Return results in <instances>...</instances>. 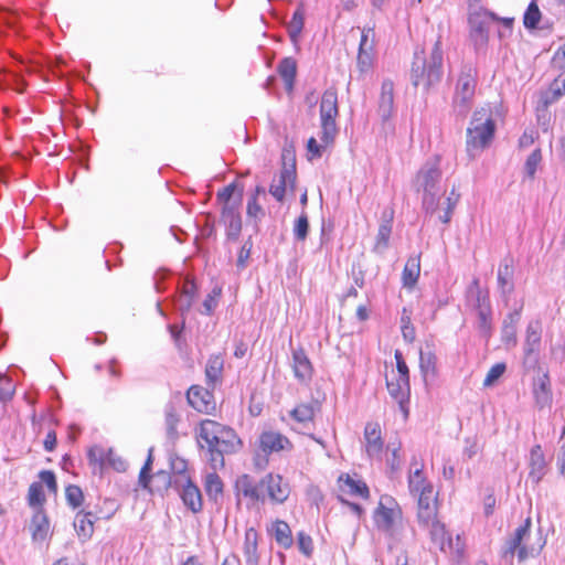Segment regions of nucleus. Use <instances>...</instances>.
Returning <instances> with one entry per match:
<instances>
[{"label": "nucleus", "instance_id": "37998d69", "mask_svg": "<svg viewBox=\"0 0 565 565\" xmlns=\"http://www.w3.org/2000/svg\"><path fill=\"white\" fill-rule=\"evenodd\" d=\"M386 387H387L390 396L394 401L405 398V397H411L409 381H407V384H406V383H404V381L401 380V377H397L395 381H388L386 379Z\"/></svg>", "mask_w": 565, "mask_h": 565}, {"label": "nucleus", "instance_id": "4c0bfd02", "mask_svg": "<svg viewBox=\"0 0 565 565\" xmlns=\"http://www.w3.org/2000/svg\"><path fill=\"white\" fill-rule=\"evenodd\" d=\"M430 540L433 543L439 546L441 551H445V545L448 543L449 547L452 546V540L450 536L447 537V531L445 527V524L441 523L439 520L435 519L430 521Z\"/></svg>", "mask_w": 565, "mask_h": 565}, {"label": "nucleus", "instance_id": "4be33fe9", "mask_svg": "<svg viewBox=\"0 0 565 565\" xmlns=\"http://www.w3.org/2000/svg\"><path fill=\"white\" fill-rule=\"evenodd\" d=\"M30 531L33 542L42 543L46 540L50 531V521L43 508L35 510L31 519Z\"/></svg>", "mask_w": 565, "mask_h": 565}, {"label": "nucleus", "instance_id": "052dcab7", "mask_svg": "<svg viewBox=\"0 0 565 565\" xmlns=\"http://www.w3.org/2000/svg\"><path fill=\"white\" fill-rule=\"evenodd\" d=\"M439 191L424 193L422 205L426 213L434 214L439 204Z\"/></svg>", "mask_w": 565, "mask_h": 565}, {"label": "nucleus", "instance_id": "13d9d810", "mask_svg": "<svg viewBox=\"0 0 565 565\" xmlns=\"http://www.w3.org/2000/svg\"><path fill=\"white\" fill-rule=\"evenodd\" d=\"M110 466L117 472H125L128 468L127 461L109 448L105 456V465Z\"/></svg>", "mask_w": 565, "mask_h": 565}, {"label": "nucleus", "instance_id": "ddd939ff", "mask_svg": "<svg viewBox=\"0 0 565 565\" xmlns=\"http://www.w3.org/2000/svg\"><path fill=\"white\" fill-rule=\"evenodd\" d=\"M292 447V443L286 436L277 431H263L258 437L259 450L268 456L281 450H291Z\"/></svg>", "mask_w": 565, "mask_h": 565}, {"label": "nucleus", "instance_id": "09e8293b", "mask_svg": "<svg viewBox=\"0 0 565 565\" xmlns=\"http://www.w3.org/2000/svg\"><path fill=\"white\" fill-rule=\"evenodd\" d=\"M46 498L41 482H33L28 491V504L35 510L43 508Z\"/></svg>", "mask_w": 565, "mask_h": 565}, {"label": "nucleus", "instance_id": "473e14b6", "mask_svg": "<svg viewBox=\"0 0 565 565\" xmlns=\"http://www.w3.org/2000/svg\"><path fill=\"white\" fill-rule=\"evenodd\" d=\"M420 274V258L419 256H412L407 259L403 273H402V281L403 286L406 288H413L419 277Z\"/></svg>", "mask_w": 565, "mask_h": 565}, {"label": "nucleus", "instance_id": "58836bf2", "mask_svg": "<svg viewBox=\"0 0 565 565\" xmlns=\"http://www.w3.org/2000/svg\"><path fill=\"white\" fill-rule=\"evenodd\" d=\"M512 263V259L508 260L505 258L498 270V284L502 294H511L514 289L513 284L510 281L513 276Z\"/></svg>", "mask_w": 565, "mask_h": 565}, {"label": "nucleus", "instance_id": "69168bd1", "mask_svg": "<svg viewBox=\"0 0 565 565\" xmlns=\"http://www.w3.org/2000/svg\"><path fill=\"white\" fill-rule=\"evenodd\" d=\"M394 358L396 361V369L398 372V377H401V380L407 384V381H409V370L404 360L402 352L399 350H396L394 353Z\"/></svg>", "mask_w": 565, "mask_h": 565}, {"label": "nucleus", "instance_id": "6ab92c4d", "mask_svg": "<svg viewBox=\"0 0 565 565\" xmlns=\"http://www.w3.org/2000/svg\"><path fill=\"white\" fill-rule=\"evenodd\" d=\"M244 184L238 181L224 186L216 193V200L222 206H242Z\"/></svg>", "mask_w": 565, "mask_h": 565}, {"label": "nucleus", "instance_id": "a19ab883", "mask_svg": "<svg viewBox=\"0 0 565 565\" xmlns=\"http://www.w3.org/2000/svg\"><path fill=\"white\" fill-rule=\"evenodd\" d=\"M153 447L149 448L148 456L146 458V461L143 466L140 469L139 477H138V483L139 486L147 490L148 492H152V465H153Z\"/></svg>", "mask_w": 565, "mask_h": 565}, {"label": "nucleus", "instance_id": "e433bc0d", "mask_svg": "<svg viewBox=\"0 0 565 565\" xmlns=\"http://www.w3.org/2000/svg\"><path fill=\"white\" fill-rule=\"evenodd\" d=\"M180 423V415L172 403H168L164 409V424L168 438L174 443L179 438L178 424Z\"/></svg>", "mask_w": 565, "mask_h": 565}, {"label": "nucleus", "instance_id": "c9c22d12", "mask_svg": "<svg viewBox=\"0 0 565 565\" xmlns=\"http://www.w3.org/2000/svg\"><path fill=\"white\" fill-rule=\"evenodd\" d=\"M320 402L318 399L309 404H299L289 415L292 419L299 423L311 422L315 418L316 412L320 411Z\"/></svg>", "mask_w": 565, "mask_h": 565}, {"label": "nucleus", "instance_id": "603ef678", "mask_svg": "<svg viewBox=\"0 0 565 565\" xmlns=\"http://www.w3.org/2000/svg\"><path fill=\"white\" fill-rule=\"evenodd\" d=\"M320 113H339L338 94L334 88L330 87L323 92Z\"/></svg>", "mask_w": 565, "mask_h": 565}, {"label": "nucleus", "instance_id": "338daca9", "mask_svg": "<svg viewBox=\"0 0 565 565\" xmlns=\"http://www.w3.org/2000/svg\"><path fill=\"white\" fill-rule=\"evenodd\" d=\"M198 291H199V288L195 282V279L193 277H186L184 279L180 295L183 297H186V298L189 297V298H191L192 301H194L195 298L198 297Z\"/></svg>", "mask_w": 565, "mask_h": 565}, {"label": "nucleus", "instance_id": "5701e85b", "mask_svg": "<svg viewBox=\"0 0 565 565\" xmlns=\"http://www.w3.org/2000/svg\"><path fill=\"white\" fill-rule=\"evenodd\" d=\"M521 318V308L508 313L502 322L501 340L505 345L515 347L518 343L516 324Z\"/></svg>", "mask_w": 565, "mask_h": 565}, {"label": "nucleus", "instance_id": "393cba45", "mask_svg": "<svg viewBox=\"0 0 565 565\" xmlns=\"http://www.w3.org/2000/svg\"><path fill=\"white\" fill-rule=\"evenodd\" d=\"M277 73L284 81L286 90L291 92L297 76V61L291 56L281 58L277 65Z\"/></svg>", "mask_w": 565, "mask_h": 565}, {"label": "nucleus", "instance_id": "aec40b11", "mask_svg": "<svg viewBox=\"0 0 565 565\" xmlns=\"http://www.w3.org/2000/svg\"><path fill=\"white\" fill-rule=\"evenodd\" d=\"M383 500L395 503L394 498L390 495L382 497L379 502V507L374 511L373 520L379 530L387 532L394 526L395 510L393 508H387Z\"/></svg>", "mask_w": 565, "mask_h": 565}, {"label": "nucleus", "instance_id": "b1692460", "mask_svg": "<svg viewBox=\"0 0 565 565\" xmlns=\"http://www.w3.org/2000/svg\"><path fill=\"white\" fill-rule=\"evenodd\" d=\"M93 514L87 509L79 510L74 520V530L82 543L89 541L94 534L95 527L90 524L89 516Z\"/></svg>", "mask_w": 565, "mask_h": 565}, {"label": "nucleus", "instance_id": "1a4fd4ad", "mask_svg": "<svg viewBox=\"0 0 565 565\" xmlns=\"http://www.w3.org/2000/svg\"><path fill=\"white\" fill-rule=\"evenodd\" d=\"M212 391L209 386H190L186 392L188 404L200 413L213 414L216 409V403Z\"/></svg>", "mask_w": 565, "mask_h": 565}, {"label": "nucleus", "instance_id": "9d476101", "mask_svg": "<svg viewBox=\"0 0 565 565\" xmlns=\"http://www.w3.org/2000/svg\"><path fill=\"white\" fill-rule=\"evenodd\" d=\"M468 24L470 28V39L473 42L475 50L479 51L486 47L489 43V26L488 17L482 12H472L468 17Z\"/></svg>", "mask_w": 565, "mask_h": 565}, {"label": "nucleus", "instance_id": "7c9ffc66", "mask_svg": "<svg viewBox=\"0 0 565 565\" xmlns=\"http://www.w3.org/2000/svg\"><path fill=\"white\" fill-rule=\"evenodd\" d=\"M542 343V328L539 320L531 321L526 327L523 351L540 352Z\"/></svg>", "mask_w": 565, "mask_h": 565}, {"label": "nucleus", "instance_id": "412c9836", "mask_svg": "<svg viewBox=\"0 0 565 565\" xmlns=\"http://www.w3.org/2000/svg\"><path fill=\"white\" fill-rule=\"evenodd\" d=\"M364 438L366 441V452L369 457L379 456L383 450V439L381 436V426L379 423H367L364 428Z\"/></svg>", "mask_w": 565, "mask_h": 565}, {"label": "nucleus", "instance_id": "49530a36", "mask_svg": "<svg viewBox=\"0 0 565 565\" xmlns=\"http://www.w3.org/2000/svg\"><path fill=\"white\" fill-rule=\"evenodd\" d=\"M542 13L536 0H532L523 15V24L527 30H535L541 21Z\"/></svg>", "mask_w": 565, "mask_h": 565}, {"label": "nucleus", "instance_id": "423d86ee", "mask_svg": "<svg viewBox=\"0 0 565 565\" xmlns=\"http://www.w3.org/2000/svg\"><path fill=\"white\" fill-rule=\"evenodd\" d=\"M531 524V518H526L524 523L514 531L510 539L507 540L501 555L503 559L512 562L515 553H518V558L520 562L525 561L529 556L534 557L539 555L543 545L535 550L534 547H527L526 545L522 544L524 537L530 534Z\"/></svg>", "mask_w": 565, "mask_h": 565}, {"label": "nucleus", "instance_id": "bb28decb", "mask_svg": "<svg viewBox=\"0 0 565 565\" xmlns=\"http://www.w3.org/2000/svg\"><path fill=\"white\" fill-rule=\"evenodd\" d=\"M431 493L428 490L422 489L418 498V522L428 526L431 520L436 519L437 509L430 504Z\"/></svg>", "mask_w": 565, "mask_h": 565}, {"label": "nucleus", "instance_id": "680f3d73", "mask_svg": "<svg viewBox=\"0 0 565 565\" xmlns=\"http://www.w3.org/2000/svg\"><path fill=\"white\" fill-rule=\"evenodd\" d=\"M507 365L503 362L497 363L491 366L483 381L484 386H492L505 372Z\"/></svg>", "mask_w": 565, "mask_h": 565}, {"label": "nucleus", "instance_id": "e2e57ef3", "mask_svg": "<svg viewBox=\"0 0 565 565\" xmlns=\"http://www.w3.org/2000/svg\"><path fill=\"white\" fill-rule=\"evenodd\" d=\"M297 543L299 551L307 557H311L313 553V542L310 535L305 532H298Z\"/></svg>", "mask_w": 565, "mask_h": 565}, {"label": "nucleus", "instance_id": "f03ea898", "mask_svg": "<svg viewBox=\"0 0 565 565\" xmlns=\"http://www.w3.org/2000/svg\"><path fill=\"white\" fill-rule=\"evenodd\" d=\"M235 493L241 494L252 502H265L268 498L273 503L281 504L290 494V487L281 475L267 473L258 482L247 473L239 476L235 481Z\"/></svg>", "mask_w": 565, "mask_h": 565}, {"label": "nucleus", "instance_id": "79ce46f5", "mask_svg": "<svg viewBox=\"0 0 565 565\" xmlns=\"http://www.w3.org/2000/svg\"><path fill=\"white\" fill-rule=\"evenodd\" d=\"M305 25V11L302 6H299L291 18V21L288 24V35L294 44L298 43L299 35L302 32Z\"/></svg>", "mask_w": 565, "mask_h": 565}, {"label": "nucleus", "instance_id": "f704fd0d", "mask_svg": "<svg viewBox=\"0 0 565 565\" xmlns=\"http://www.w3.org/2000/svg\"><path fill=\"white\" fill-rule=\"evenodd\" d=\"M204 489L209 500L217 503L218 499L223 497L224 483L216 470L205 476Z\"/></svg>", "mask_w": 565, "mask_h": 565}, {"label": "nucleus", "instance_id": "3c124183", "mask_svg": "<svg viewBox=\"0 0 565 565\" xmlns=\"http://www.w3.org/2000/svg\"><path fill=\"white\" fill-rule=\"evenodd\" d=\"M84 492L79 486L68 484L65 488V500L73 510L78 509L84 503Z\"/></svg>", "mask_w": 565, "mask_h": 565}, {"label": "nucleus", "instance_id": "dca6fc26", "mask_svg": "<svg viewBox=\"0 0 565 565\" xmlns=\"http://www.w3.org/2000/svg\"><path fill=\"white\" fill-rule=\"evenodd\" d=\"M529 479L539 484L546 473L547 462L541 445H534L530 451L529 458Z\"/></svg>", "mask_w": 565, "mask_h": 565}, {"label": "nucleus", "instance_id": "0e129e2a", "mask_svg": "<svg viewBox=\"0 0 565 565\" xmlns=\"http://www.w3.org/2000/svg\"><path fill=\"white\" fill-rule=\"evenodd\" d=\"M373 46L369 45V49H359L358 53V67L363 73L371 68L373 57L371 54Z\"/></svg>", "mask_w": 565, "mask_h": 565}, {"label": "nucleus", "instance_id": "4468645a", "mask_svg": "<svg viewBox=\"0 0 565 565\" xmlns=\"http://www.w3.org/2000/svg\"><path fill=\"white\" fill-rule=\"evenodd\" d=\"M292 354V370L295 377L300 383H306L311 381L313 376V365L308 358L305 349L302 347H298L291 350Z\"/></svg>", "mask_w": 565, "mask_h": 565}, {"label": "nucleus", "instance_id": "8fccbe9b", "mask_svg": "<svg viewBox=\"0 0 565 565\" xmlns=\"http://www.w3.org/2000/svg\"><path fill=\"white\" fill-rule=\"evenodd\" d=\"M542 162V150L541 148L534 149L525 160L524 163V179L534 180L537 167Z\"/></svg>", "mask_w": 565, "mask_h": 565}, {"label": "nucleus", "instance_id": "9b49d317", "mask_svg": "<svg viewBox=\"0 0 565 565\" xmlns=\"http://www.w3.org/2000/svg\"><path fill=\"white\" fill-rule=\"evenodd\" d=\"M532 394L535 406L539 409H543L552 405L553 391L551 384V376L547 369H545V371H542V373L533 377Z\"/></svg>", "mask_w": 565, "mask_h": 565}, {"label": "nucleus", "instance_id": "c756f323", "mask_svg": "<svg viewBox=\"0 0 565 565\" xmlns=\"http://www.w3.org/2000/svg\"><path fill=\"white\" fill-rule=\"evenodd\" d=\"M169 466L170 472L174 478V489L179 490L180 484L185 482V479H191L188 473V461L173 452L169 457Z\"/></svg>", "mask_w": 565, "mask_h": 565}, {"label": "nucleus", "instance_id": "de8ad7c7", "mask_svg": "<svg viewBox=\"0 0 565 565\" xmlns=\"http://www.w3.org/2000/svg\"><path fill=\"white\" fill-rule=\"evenodd\" d=\"M477 330L479 335L487 342L492 335V311L477 312Z\"/></svg>", "mask_w": 565, "mask_h": 565}, {"label": "nucleus", "instance_id": "ea45409f", "mask_svg": "<svg viewBox=\"0 0 565 565\" xmlns=\"http://www.w3.org/2000/svg\"><path fill=\"white\" fill-rule=\"evenodd\" d=\"M152 479H154V486L152 487V492H150L151 494L159 493L163 497L169 489H174V478L170 471L159 470L152 475Z\"/></svg>", "mask_w": 565, "mask_h": 565}, {"label": "nucleus", "instance_id": "2eb2a0df", "mask_svg": "<svg viewBox=\"0 0 565 565\" xmlns=\"http://www.w3.org/2000/svg\"><path fill=\"white\" fill-rule=\"evenodd\" d=\"M183 504L192 512L200 513L203 509L202 493L199 487L192 481V479H185V482L180 484V489L177 490Z\"/></svg>", "mask_w": 565, "mask_h": 565}, {"label": "nucleus", "instance_id": "c85d7f7f", "mask_svg": "<svg viewBox=\"0 0 565 565\" xmlns=\"http://www.w3.org/2000/svg\"><path fill=\"white\" fill-rule=\"evenodd\" d=\"M224 369V360L221 354H212L210 355L207 363L205 365V377L206 384L209 387L214 390L216 382H218L222 377Z\"/></svg>", "mask_w": 565, "mask_h": 565}, {"label": "nucleus", "instance_id": "f8f14e48", "mask_svg": "<svg viewBox=\"0 0 565 565\" xmlns=\"http://www.w3.org/2000/svg\"><path fill=\"white\" fill-rule=\"evenodd\" d=\"M241 206H222L221 222L225 226L226 239L237 242L243 227Z\"/></svg>", "mask_w": 565, "mask_h": 565}, {"label": "nucleus", "instance_id": "20e7f679", "mask_svg": "<svg viewBox=\"0 0 565 565\" xmlns=\"http://www.w3.org/2000/svg\"><path fill=\"white\" fill-rule=\"evenodd\" d=\"M497 125L491 111L486 108L473 113L470 125L467 128V153L475 158V150H483L490 146L494 138Z\"/></svg>", "mask_w": 565, "mask_h": 565}, {"label": "nucleus", "instance_id": "0eeeda50", "mask_svg": "<svg viewBox=\"0 0 565 565\" xmlns=\"http://www.w3.org/2000/svg\"><path fill=\"white\" fill-rule=\"evenodd\" d=\"M472 67L465 66L459 75L456 96L454 98V110L458 116L466 117L470 109V100L475 95L476 78Z\"/></svg>", "mask_w": 565, "mask_h": 565}, {"label": "nucleus", "instance_id": "cd10ccee", "mask_svg": "<svg viewBox=\"0 0 565 565\" xmlns=\"http://www.w3.org/2000/svg\"><path fill=\"white\" fill-rule=\"evenodd\" d=\"M339 116V113H320L321 119V141L328 146L333 143L335 136L339 132L337 127L335 118Z\"/></svg>", "mask_w": 565, "mask_h": 565}, {"label": "nucleus", "instance_id": "c03bdc74", "mask_svg": "<svg viewBox=\"0 0 565 565\" xmlns=\"http://www.w3.org/2000/svg\"><path fill=\"white\" fill-rule=\"evenodd\" d=\"M274 535L276 542L281 545L284 548L291 547L294 541H292V534L291 530L287 522L285 521H276L275 523V530Z\"/></svg>", "mask_w": 565, "mask_h": 565}, {"label": "nucleus", "instance_id": "864d4df0", "mask_svg": "<svg viewBox=\"0 0 565 565\" xmlns=\"http://www.w3.org/2000/svg\"><path fill=\"white\" fill-rule=\"evenodd\" d=\"M522 367L526 373L536 371L540 374L545 371L540 363V352L523 351Z\"/></svg>", "mask_w": 565, "mask_h": 565}, {"label": "nucleus", "instance_id": "bf43d9fd", "mask_svg": "<svg viewBox=\"0 0 565 565\" xmlns=\"http://www.w3.org/2000/svg\"><path fill=\"white\" fill-rule=\"evenodd\" d=\"M460 194L456 192V186L454 185L450 192V195L447 198V209L444 214L439 216V220L447 224L450 222L452 212L459 201Z\"/></svg>", "mask_w": 565, "mask_h": 565}, {"label": "nucleus", "instance_id": "f3484780", "mask_svg": "<svg viewBox=\"0 0 565 565\" xmlns=\"http://www.w3.org/2000/svg\"><path fill=\"white\" fill-rule=\"evenodd\" d=\"M394 110V83L391 79H384L381 86L377 113L383 122L387 121Z\"/></svg>", "mask_w": 565, "mask_h": 565}, {"label": "nucleus", "instance_id": "39448f33", "mask_svg": "<svg viewBox=\"0 0 565 565\" xmlns=\"http://www.w3.org/2000/svg\"><path fill=\"white\" fill-rule=\"evenodd\" d=\"M297 167L296 153L292 146L284 147L281 151V169L279 173V183L270 184L269 193L278 201L284 202L286 190L289 188L294 193L296 190Z\"/></svg>", "mask_w": 565, "mask_h": 565}, {"label": "nucleus", "instance_id": "a211bd4d", "mask_svg": "<svg viewBox=\"0 0 565 565\" xmlns=\"http://www.w3.org/2000/svg\"><path fill=\"white\" fill-rule=\"evenodd\" d=\"M393 217V210H385L382 214V221L379 226L377 235L375 238V245L373 247V250L377 254L384 253L390 246Z\"/></svg>", "mask_w": 565, "mask_h": 565}, {"label": "nucleus", "instance_id": "a878e982", "mask_svg": "<svg viewBox=\"0 0 565 565\" xmlns=\"http://www.w3.org/2000/svg\"><path fill=\"white\" fill-rule=\"evenodd\" d=\"M258 533L254 527H249L245 532L244 555L246 565H259L258 554Z\"/></svg>", "mask_w": 565, "mask_h": 565}, {"label": "nucleus", "instance_id": "f257e3e1", "mask_svg": "<svg viewBox=\"0 0 565 565\" xmlns=\"http://www.w3.org/2000/svg\"><path fill=\"white\" fill-rule=\"evenodd\" d=\"M198 439L205 441L213 470L224 468V456L235 454L243 447L241 438L232 427L212 419L201 420Z\"/></svg>", "mask_w": 565, "mask_h": 565}, {"label": "nucleus", "instance_id": "7ed1b4c3", "mask_svg": "<svg viewBox=\"0 0 565 565\" xmlns=\"http://www.w3.org/2000/svg\"><path fill=\"white\" fill-rule=\"evenodd\" d=\"M443 76V50L440 38L435 42L429 58L425 56L424 49L414 52V60L411 68V82L414 87L424 85L428 90L439 83Z\"/></svg>", "mask_w": 565, "mask_h": 565}, {"label": "nucleus", "instance_id": "6e6552de", "mask_svg": "<svg viewBox=\"0 0 565 565\" xmlns=\"http://www.w3.org/2000/svg\"><path fill=\"white\" fill-rule=\"evenodd\" d=\"M441 179V171L437 164L425 163L416 173L412 181L413 189L419 193H430L439 191L438 184Z\"/></svg>", "mask_w": 565, "mask_h": 565}, {"label": "nucleus", "instance_id": "4d7b16f0", "mask_svg": "<svg viewBox=\"0 0 565 565\" xmlns=\"http://www.w3.org/2000/svg\"><path fill=\"white\" fill-rule=\"evenodd\" d=\"M309 220L306 212H302L300 216L295 221L294 235L299 242H303L309 233Z\"/></svg>", "mask_w": 565, "mask_h": 565}, {"label": "nucleus", "instance_id": "72a5a7b5", "mask_svg": "<svg viewBox=\"0 0 565 565\" xmlns=\"http://www.w3.org/2000/svg\"><path fill=\"white\" fill-rule=\"evenodd\" d=\"M565 94V78L556 77L548 86V89L541 95V103L544 108L556 103Z\"/></svg>", "mask_w": 565, "mask_h": 565}, {"label": "nucleus", "instance_id": "774afa93", "mask_svg": "<svg viewBox=\"0 0 565 565\" xmlns=\"http://www.w3.org/2000/svg\"><path fill=\"white\" fill-rule=\"evenodd\" d=\"M105 456H106V452L103 450V448H99L97 446L89 448L87 451V460H88L89 465L98 463L100 467H104L105 466Z\"/></svg>", "mask_w": 565, "mask_h": 565}, {"label": "nucleus", "instance_id": "6e6d98bb", "mask_svg": "<svg viewBox=\"0 0 565 565\" xmlns=\"http://www.w3.org/2000/svg\"><path fill=\"white\" fill-rule=\"evenodd\" d=\"M408 486L411 491L419 492L422 489L428 490V493L433 492V487L430 484L425 486V478L423 476V469L416 468L413 475L409 476Z\"/></svg>", "mask_w": 565, "mask_h": 565}, {"label": "nucleus", "instance_id": "5fc2aeb1", "mask_svg": "<svg viewBox=\"0 0 565 565\" xmlns=\"http://www.w3.org/2000/svg\"><path fill=\"white\" fill-rule=\"evenodd\" d=\"M246 214L248 217L255 220L254 228L255 232L258 233L259 224L258 222L265 216V211L262 205L256 201L255 196H249L246 206Z\"/></svg>", "mask_w": 565, "mask_h": 565}, {"label": "nucleus", "instance_id": "2f4dec72", "mask_svg": "<svg viewBox=\"0 0 565 565\" xmlns=\"http://www.w3.org/2000/svg\"><path fill=\"white\" fill-rule=\"evenodd\" d=\"M426 351H419V369L424 377L428 374L437 375V356L434 351V344L426 342Z\"/></svg>", "mask_w": 565, "mask_h": 565}, {"label": "nucleus", "instance_id": "a18cd8bd", "mask_svg": "<svg viewBox=\"0 0 565 565\" xmlns=\"http://www.w3.org/2000/svg\"><path fill=\"white\" fill-rule=\"evenodd\" d=\"M343 481L349 488V493L352 495H359L363 499H367L370 497V490L367 484L362 480H354L350 477V475H341L339 477V482Z\"/></svg>", "mask_w": 565, "mask_h": 565}]
</instances>
